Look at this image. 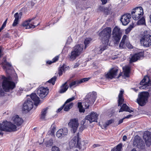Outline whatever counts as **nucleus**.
Returning <instances> with one entry per match:
<instances>
[{
	"mask_svg": "<svg viewBox=\"0 0 151 151\" xmlns=\"http://www.w3.org/2000/svg\"><path fill=\"white\" fill-rule=\"evenodd\" d=\"M97 97V93L94 91L90 92L85 96L84 103H85L84 108L88 109L90 104H93L95 102Z\"/></svg>",
	"mask_w": 151,
	"mask_h": 151,
	"instance_id": "obj_5",
	"label": "nucleus"
},
{
	"mask_svg": "<svg viewBox=\"0 0 151 151\" xmlns=\"http://www.w3.org/2000/svg\"><path fill=\"white\" fill-rule=\"evenodd\" d=\"M4 94V93L1 88H0V96H2Z\"/></svg>",
	"mask_w": 151,
	"mask_h": 151,
	"instance_id": "obj_57",
	"label": "nucleus"
},
{
	"mask_svg": "<svg viewBox=\"0 0 151 151\" xmlns=\"http://www.w3.org/2000/svg\"><path fill=\"white\" fill-rule=\"evenodd\" d=\"M53 144V140L52 139H50L49 140L47 141L46 142L47 147L51 146Z\"/></svg>",
	"mask_w": 151,
	"mask_h": 151,
	"instance_id": "obj_41",
	"label": "nucleus"
},
{
	"mask_svg": "<svg viewBox=\"0 0 151 151\" xmlns=\"http://www.w3.org/2000/svg\"><path fill=\"white\" fill-rule=\"evenodd\" d=\"M138 21L137 24L138 25H144L145 24V19L143 16L141 17Z\"/></svg>",
	"mask_w": 151,
	"mask_h": 151,
	"instance_id": "obj_31",
	"label": "nucleus"
},
{
	"mask_svg": "<svg viewBox=\"0 0 151 151\" xmlns=\"http://www.w3.org/2000/svg\"><path fill=\"white\" fill-rule=\"evenodd\" d=\"M110 10L107 7L104 8V12L106 14H107L109 12Z\"/></svg>",
	"mask_w": 151,
	"mask_h": 151,
	"instance_id": "obj_51",
	"label": "nucleus"
},
{
	"mask_svg": "<svg viewBox=\"0 0 151 151\" xmlns=\"http://www.w3.org/2000/svg\"><path fill=\"white\" fill-rule=\"evenodd\" d=\"M75 97L74 96H73L71 98L68 99L65 102L64 104H63V106H64L67 103H70V102L73 101V100H75Z\"/></svg>",
	"mask_w": 151,
	"mask_h": 151,
	"instance_id": "obj_42",
	"label": "nucleus"
},
{
	"mask_svg": "<svg viewBox=\"0 0 151 151\" xmlns=\"http://www.w3.org/2000/svg\"><path fill=\"white\" fill-rule=\"evenodd\" d=\"M124 93V91L123 90H121L120 91L118 97V104L119 106H121L122 104L124 101V100L123 96Z\"/></svg>",
	"mask_w": 151,
	"mask_h": 151,
	"instance_id": "obj_24",
	"label": "nucleus"
},
{
	"mask_svg": "<svg viewBox=\"0 0 151 151\" xmlns=\"http://www.w3.org/2000/svg\"><path fill=\"white\" fill-rule=\"evenodd\" d=\"M106 49V47L105 46L102 47L100 46V47L97 48V50L98 51V53L101 54L102 52L105 50Z\"/></svg>",
	"mask_w": 151,
	"mask_h": 151,
	"instance_id": "obj_40",
	"label": "nucleus"
},
{
	"mask_svg": "<svg viewBox=\"0 0 151 151\" xmlns=\"http://www.w3.org/2000/svg\"><path fill=\"white\" fill-rule=\"evenodd\" d=\"M140 84L142 86L139 87L140 89H146L147 87L151 85V81L147 76H145L140 83Z\"/></svg>",
	"mask_w": 151,
	"mask_h": 151,
	"instance_id": "obj_13",
	"label": "nucleus"
},
{
	"mask_svg": "<svg viewBox=\"0 0 151 151\" xmlns=\"http://www.w3.org/2000/svg\"><path fill=\"white\" fill-rule=\"evenodd\" d=\"M103 4H105L107 2V0H101Z\"/></svg>",
	"mask_w": 151,
	"mask_h": 151,
	"instance_id": "obj_58",
	"label": "nucleus"
},
{
	"mask_svg": "<svg viewBox=\"0 0 151 151\" xmlns=\"http://www.w3.org/2000/svg\"><path fill=\"white\" fill-rule=\"evenodd\" d=\"M19 22V21L14 19V22L12 24V26H15L17 25V24H18Z\"/></svg>",
	"mask_w": 151,
	"mask_h": 151,
	"instance_id": "obj_52",
	"label": "nucleus"
},
{
	"mask_svg": "<svg viewBox=\"0 0 151 151\" xmlns=\"http://www.w3.org/2000/svg\"><path fill=\"white\" fill-rule=\"evenodd\" d=\"M92 39L90 38H86L84 42V44L85 45V48L86 49L87 47L88 46V45L90 43L91 41L92 40Z\"/></svg>",
	"mask_w": 151,
	"mask_h": 151,
	"instance_id": "obj_32",
	"label": "nucleus"
},
{
	"mask_svg": "<svg viewBox=\"0 0 151 151\" xmlns=\"http://www.w3.org/2000/svg\"><path fill=\"white\" fill-rule=\"evenodd\" d=\"M127 39L128 37L126 35H124L123 36L119 45V47L120 48L122 49L125 47Z\"/></svg>",
	"mask_w": 151,
	"mask_h": 151,
	"instance_id": "obj_25",
	"label": "nucleus"
},
{
	"mask_svg": "<svg viewBox=\"0 0 151 151\" xmlns=\"http://www.w3.org/2000/svg\"><path fill=\"white\" fill-rule=\"evenodd\" d=\"M122 144L120 143L118 144L116 147H114L111 150V151H121Z\"/></svg>",
	"mask_w": 151,
	"mask_h": 151,
	"instance_id": "obj_34",
	"label": "nucleus"
},
{
	"mask_svg": "<svg viewBox=\"0 0 151 151\" xmlns=\"http://www.w3.org/2000/svg\"><path fill=\"white\" fill-rule=\"evenodd\" d=\"M79 83V80H76L70 83L69 85V86L70 87H71L73 86H77L80 84Z\"/></svg>",
	"mask_w": 151,
	"mask_h": 151,
	"instance_id": "obj_37",
	"label": "nucleus"
},
{
	"mask_svg": "<svg viewBox=\"0 0 151 151\" xmlns=\"http://www.w3.org/2000/svg\"><path fill=\"white\" fill-rule=\"evenodd\" d=\"M124 119L123 118L120 119L119 121L118 124H120L123 122V120Z\"/></svg>",
	"mask_w": 151,
	"mask_h": 151,
	"instance_id": "obj_59",
	"label": "nucleus"
},
{
	"mask_svg": "<svg viewBox=\"0 0 151 151\" xmlns=\"http://www.w3.org/2000/svg\"><path fill=\"white\" fill-rule=\"evenodd\" d=\"M68 133V129L66 128H63L57 131L56 133V136L59 138H62L63 137L67 135Z\"/></svg>",
	"mask_w": 151,
	"mask_h": 151,
	"instance_id": "obj_20",
	"label": "nucleus"
},
{
	"mask_svg": "<svg viewBox=\"0 0 151 151\" xmlns=\"http://www.w3.org/2000/svg\"><path fill=\"white\" fill-rule=\"evenodd\" d=\"M22 15V13L21 12H20L19 13L17 12L14 15V17L15 19L19 21V19H21V16Z\"/></svg>",
	"mask_w": 151,
	"mask_h": 151,
	"instance_id": "obj_36",
	"label": "nucleus"
},
{
	"mask_svg": "<svg viewBox=\"0 0 151 151\" xmlns=\"http://www.w3.org/2000/svg\"><path fill=\"white\" fill-rule=\"evenodd\" d=\"M78 119H71L68 123V126L71 128V130L73 133L76 132L79 125Z\"/></svg>",
	"mask_w": 151,
	"mask_h": 151,
	"instance_id": "obj_12",
	"label": "nucleus"
},
{
	"mask_svg": "<svg viewBox=\"0 0 151 151\" xmlns=\"http://www.w3.org/2000/svg\"><path fill=\"white\" fill-rule=\"evenodd\" d=\"M67 82H66L63 84L60 87V89L59 91V93H62L65 92L68 88V86L67 84Z\"/></svg>",
	"mask_w": 151,
	"mask_h": 151,
	"instance_id": "obj_27",
	"label": "nucleus"
},
{
	"mask_svg": "<svg viewBox=\"0 0 151 151\" xmlns=\"http://www.w3.org/2000/svg\"><path fill=\"white\" fill-rule=\"evenodd\" d=\"M133 25H130L129 27L127 28L125 30V33L128 34L131 31L132 29L133 28Z\"/></svg>",
	"mask_w": 151,
	"mask_h": 151,
	"instance_id": "obj_44",
	"label": "nucleus"
},
{
	"mask_svg": "<svg viewBox=\"0 0 151 151\" xmlns=\"http://www.w3.org/2000/svg\"><path fill=\"white\" fill-rule=\"evenodd\" d=\"M143 138L146 145L150 146L151 145V133L149 131H145L144 133Z\"/></svg>",
	"mask_w": 151,
	"mask_h": 151,
	"instance_id": "obj_16",
	"label": "nucleus"
},
{
	"mask_svg": "<svg viewBox=\"0 0 151 151\" xmlns=\"http://www.w3.org/2000/svg\"><path fill=\"white\" fill-rule=\"evenodd\" d=\"M56 79V76H54L51 79L47 82V83L48 82L50 83H51L52 85H54L55 83V82Z\"/></svg>",
	"mask_w": 151,
	"mask_h": 151,
	"instance_id": "obj_38",
	"label": "nucleus"
},
{
	"mask_svg": "<svg viewBox=\"0 0 151 151\" xmlns=\"http://www.w3.org/2000/svg\"><path fill=\"white\" fill-rule=\"evenodd\" d=\"M75 97L74 96H73L71 98L68 99L65 102L64 104H63V106H64L67 103H70V102L73 101V100H75Z\"/></svg>",
	"mask_w": 151,
	"mask_h": 151,
	"instance_id": "obj_43",
	"label": "nucleus"
},
{
	"mask_svg": "<svg viewBox=\"0 0 151 151\" xmlns=\"http://www.w3.org/2000/svg\"><path fill=\"white\" fill-rule=\"evenodd\" d=\"M48 92V90L47 88L42 87L38 89L37 93L41 98H43L46 96Z\"/></svg>",
	"mask_w": 151,
	"mask_h": 151,
	"instance_id": "obj_18",
	"label": "nucleus"
},
{
	"mask_svg": "<svg viewBox=\"0 0 151 151\" xmlns=\"http://www.w3.org/2000/svg\"><path fill=\"white\" fill-rule=\"evenodd\" d=\"M68 69L67 67L65 65H63L59 69L58 74L60 76L63 74V72H64Z\"/></svg>",
	"mask_w": 151,
	"mask_h": 151,
	"instance_id": "obj_30",
	"label": "nucleus"
},
{
	"mask_svg": "<svg viewBox=\"0 0 151 151\" xmlns=\"http://www.w3.org/2000/svg\"><path fill=\"white\" fill-rule=\"evenodd\" d=\"M78 107L79 109V111L80 112H84L85 111V108L83 107L81 102L78 103Z\"/></svg>",
	"mask_w": 151,
	"mask_h": 151,
	"instance_id": "obj_35",
	"label": "nucleus"
},
{
	"mask_svg": "<svg viewBox=\"0 0 151 151\" xmlns=\"http://www.w3.org/2000/svg\"><path fill=\"white\" fill-rule=\"evenodd\" d=\"M64 106H63V105L62 107H61L60 108H59L56 111L58 113V112H59L60 111L62 110L63 109V108Z\"/></svg>",
	"mask_w": 151,
	"mask_h": 151,
	"instance_id": "obj_55",
	"label": "nucleus"
},
{
	"mask_svg": "<svg viewBox=\"0 0 151 151\" xmlns=\"http://www.w3.org/2000/svg\"><path fill=\"white\" fill-rule=\"evenodd\" d=\"M133 19L137 20L143 17V10L141 6L137 7L134 8L131 12Z\"/></svg>",
	"mask_w": 151,
	"mask_h": 151,
	"instance_id": "obj_8",
	"label": "nucleus"
},
{
	"mask_svg": "<svg viewBox=\"0 0 151 151\" xmlns=\"http://www.w3.org/2000/svg\"><path fill=\"white\" fill-rule=\"evenodd\" d=\"M124 75L126 77L129 76L130 72V68L129 66H126L123 68Z\"/></svg>",
	"mask_w": 151,
	"mask_h": 151,
	"instance_id": "obj_28",
	"label": "nucleus"
},
{
	"mask_svg": "<svg viewBox=\"0 0 151 151\" xmlns=\"http://www.w3.org/2000/svg\"><path fill=\"white\" fill-rule=\"evenodd\" d=\"M48 108H46L43 109L41 112V115L40 118L42 119L45 120L46 114L47 113Z\"/></svg>",
	"mask_w": 151,
	"mask_h": 151,
	"instance_id": "obj_29",
	"label": "nucleus"
},
{
	"mask_svg": "<svg viewBox=\"0 0 151 151\" xmlns=\"http://www.w3.org/2000/svg\"><path fill=\"white\" fill-rule=\"evenodd\" d=\"M122 30L118 26H115L112 32V38L114 44L118 45L121 37Z\"/></svg>",
	"mask_w": 151,
	"mask_h": 151,
	"instance_id": "obj_7",
	"label": "nucleus"
},
{
	"mask_svg": "<svg viewBox=\"0 0 151 151\" xmlns=\"http://www.w3.org/2000/svg\"><path fill=\"white\" fill-rule=\"evenodd\" d=\"M0 130L7 132L15 131L17 130V127L10 122L4 121L0 123Z\"/></svg>",
	"mask_w": 151,
	"mask_h": 151,
	"instance_id": "obj_6",
	"label": "nucleus"
},
{
	"mask_svg": "<svg viewBox=\"0 0 151 151\" xmlns=\"http://www.w3.org/2000/svg\"><path fill=\"white\" fill-rule=\"evenodd\" d=\"M35 18V17H33L32 18L29 19L26 21L24 22L22 24V26L25 27L26 29H29L31 28H34L35 26L38 25L40 23H39L37 24L36 25L35 22H33V24L35 25L32 24L29 22H31L32 21L34 20Z\"/></svg>",
	"mask_w": 151,
	"mask_h": 151,
	"instance_id": "obj_15",
	"label": "nucleus"
},
{
	"mask_svg": "<svg viewBox=\"0 0 151 151\" xmlns=\"http://www.w3.org/2000/svg\"><path fill=\"white\" fill-rule=\"evenodd\" d=\"M133 144L135 145H136L137 147L140 149H143L145 147V144L144 142L141 140L139 139L134 140Z\"/></svg>",
	"mask_w": 151,
	"mask_h": 151,
	"instance_id": "obj_23",
	"label": "nucleus"
},
{
	"mask_svg": "<svg viewBox=\"0 0 151 151\" xmlns=\"http://www.w3.org/2000/svg\"><path fill=\"white\" fill-rule=\"evenodd\" d=\"M90 79V78H84L80 80H79L80 84L81 83L83 82L88 81Z\"/></svg>",
	"mask_w": 151,
	"mask_h": 151,
	"instance_id": "obj_47",
	"label": "nucleus"
},
{
	"mask_svg": "<svg viewBox=\"0 0 151 151\" xmlns=\"http://www.w3.org/2000/svg\"><path fill=\"white\" fill-rule=\"evenodd\" d=\"M144 55V53L142 52H139L135 54L132 56L130 60V63L136 61L142 58Z\"/></svg>",
	"mask_w": 151,
	"mask_h": 151,
	"instance_id": "obj_21",
	"label": "nucleus"
},
{
	"mask_svg": "<svg viewBox=\"0 0 151 151\" xmlns=\"http://www.w3.org/2000/svg\"><path fill=\"white\" fill-rule=\"evenodd\" d=\"M114 122V120L112 119H111L109 120L108 121L106 122L105 124H104V128H106L108 126L109 124L112 123Z\"/></svg>",
	"mask_w": 151,
	"mask_h": 151,
	"instance_id": "obj_39",
	"label": "nucleus"
},
{
	"mask_svg": "<svg viewBox=\"0 0 151 151\" xmlns=\"http://www.w3.org/2000/svg\"><path fill=\"white\" fill-rule=\"evenodd\" d=\"M2 47H1L0 46V58L1 57V56L2 55Z\"/></svg>",
	"mask_w": 151,
	"mask_h": 151,
	"instance_id": "obj_61",
	"label": "nucleus"
},
{
	"mask_svg": "<svg viewBox=\"0 0 151 151\" xmlns=\"http://www.w3.org/2000/svg\"><path fill=\"white\" fill-rule=\"evenodd\" d=\"M76 142L77 144L76 147L81 149V147L80 146L81 143L80 142V139L79 137V134L78 133L76 137H74L70 142L69 145L71 148H73L75 146Z\"/></svg>",
	"mask_w": 151,
	"mask_h": 151,
	"instance_id": "obj_14",
	"label": "nucleus"
},
{
	"mask_svg": "<svg viewBox=\"0 0 151 151\" xmlns=\"http://www.w3.org/2000/svg\"><path fill=\"white\" fill-rule=\"evenodd\" d=\"M98 115L94 112H91L89 115L86 117V120L89 121L91 123L93 122H97V120Z\"/></svg>",
	"mask_w": 151,
	"mask_h": 151,
	"instance_id": "obj_19",
	"label": "nucleus"
},
{
	"mask_svg": "<svg viewBox=\"0 0 151 151\" xmlns=\"http://www.w3.org/2000/svg\"><path fill=\"white\" fill-rule=\"evenodd\" d=\"M111 29L110 27H106L104 29L99 33L102 43L105 45L108 44L109 39L111 36Z\"/></svg>",
	"mask_w": 151,
	"mask_h": 151,
	"instance_id": "obj_3",
	"label": "nucleus"
},
{
	"mask_svg": "<svg viewBox=\"0 0 151 151\" xmlns=\"http://www.w3.org/2000/svg\"><path fill=\"white\" fill-rule=\"evenodd\" d=\"M59 58V56H57L55 57L54 58H53L52 59V60L53 61V62H54V63L55 62L58 60Z\"/></svg>",
	"mask_w": 151,
	"mask_h": 151,
	"instance_id": "obj_53",
	"label": "nucleus"
},
{
	"mask_svg": "<svg viewBox=\"0 0 151 151\" xmlns=\"http://www.w3.org/2000/svg\"><path fill=\"white\" fill-rule=\"evenodd\" d=\"M118 71V69L117 68H113L105 74L106 78L108 79H111L114 78H118L121 76V73L117 75Z\"/></svg>",
	"mask_w": 151,
	"mask_h": 151,
	"instance_id": "obj_10",
	"label": "nucleus"
},
{
	"mask_svg": "<svg viewBox=\"0 0 151 151\" xmlns=\"http://www.w3.org/2000/svg\"><path fill=\"white\" fill-rule=\"evenodd\" d=\"M141 45L144 47H148L151 46V35L147 34L143 36L140 39Z\"/></svg>",
	"mask_w": 151,
	"mask_h": 151,
	"instance_id": "obj_11",
	"label": "nucleus"
},
{
	"mask_svg": "<svg viewBox=\"0 0 151 151\" xmlns=\"http://www.w3.org/2000/svg\"><path fill=\"white\" fill-rule=\"evenodd\" d=\"M123 111H128L131 113L133 112V111L126 104H123L120 109L119 112H123Z\"/></svg>",
	"mask_w": 151,
	"mask_h": 151,
	"instance_id": "obj_26",
	"label": "nucleus"
},
{
	"mask_svg": "<svg viewBox=\"0 0 151 151\" xmlns=\"http://www.w3.org/2000/svg\"><path fill=\"white\" fill-rule=\"evenodd\" d=\"M83 49V45H76L73 47L71 53L68 55L69 60L70 61H73L75 60L81 53Z\"/></svg>",
	"mask_w": 151,
	"mask_h": 151,
	"instance_id": "obj_4",
	"label": "nucleus"
},
{
	"mask_svg": "<svg viewBox=\"0 0 151 151\" xmlns=\"http://www.w3.org/2000/svg\"><path fill=\"white\" fill-rule=\"evenodd\" d=\"M3 79L2 83V87L6 92H9L10 90L13 89L15 86V83L11 81L12 78L9 76L7 77L2 76Z\"/></svg>",
	"mask_w": 151,
	"mask_h": 151,
	"instance_id": "obj_2",
	"label": "nucleus"
},
{
	"mask_svg": "<svg viewBox=\"0 0 151 151\" xmlns=\"http://www.w3.org/2000/svg\"><path fill=\"white\" fill-rule=\"evenodd\" d=\"M72 41V39L70 37H69L66 43L67 44H69Z\"/></svg>",
	"mask_w": 151,
	"mask_h": 151,
	"instance_id": "obj_50",
	"label": "nucleus"
},
{
	"mask_svg": "<svg viewBox=\"0 0 151 151\" xmlns=\"http://www.w3.org/2000/svg\"><path fill=\"white\" fill-rule=\"evenodd\" d=\"M127 136L126 135H124L123 137V140L124 141H125L127 139Z\"/></svg>",
	"mask_w": 151,
	"mask_h": 151,
	"instance_id": "obj_64",
	"label": "nucleus"
},
{
	"mask_svg": "<svg viewBox=\"0 0 151 151\" xmlns=\"http://www.w3.org/2000/svg\"><path fill=\"white\" fill-rule=\"evenodd\" d=\"M132 116V115L129 114V115L127 116H126L124 117V119H125L126 118L128 119V118H130Z\"/></svg>",
	"mask_w": 151,
	"mask_h": 151,
	"instance_id": "obj_62",
	"label": "nucleus"
},
{
	"mask_svg": "<svg viewBox=\"0 0 151 151\" xmlns=\"http://www.w3.org/2000/svg\"><path fill=\"white\" fill-rule=\"evenodd\" d=\"M99 146L100 145L99 144H94L93 145V148H94Z\"/></svg>",
	"mask_w": 151,
	"mask_h": 151,
	"instance_id": "obj_60",
	"label": "nucleus"
},
{
	"mask_svg": "<svg viewBox=\"0 0 151 151\" xmlns=\"http://www.w3.org/2000/svg\"><path fill=\"white\" fill-rule=\"evenodd\" d=\"M55 124H52L50 127V131L51 133H54L55 130Z\"/></svg>",
	"mask_w": 151,
	"mask_h": 151,
	"instance_id": "obj_45",
	"label": "nucleus"
},
{
	"mask_svg": "<svg viewBox=\"0 0 151 151\" xmlns=\"http://www.w3.org/2000/svg\"><path fill=\"white\" fill-rule=\"evenodd\" d=\"M53 63H54V62H53V61L52 60V61H48L47 62V64H49V65H50V64H51Z\"/></svg>",
	"mask_w": 151,
	"mask_h": 151,
	"instance_id": "obj_63",
	"label": "nucleus"
},
{
	"mask_svg": "<svg viewBox=\"0 0 151 151\" xmlns=\"http://www.w3.org/2000/svg\"><path fill=\"white\" fill-rule=\"evenodd\" d=\"M11 67L12 65L11 64L9 63H6V66H4L3 68L4 69H6V71H7V67Z\"/></svg>",
	"mask_w": 151,
	"mask_h": 151,
	"instance_id": "obj_48",
	"label": "nucleus"
},
{
	"mask_svg": "<svg viewBox=\"0 0 151 151\" xmlns=\"http://www.w3.org/2000/svg\"><path fill=\"white\" fill-rule=\"evenodd\" d=\"M126 46L129 49L132 48V46L129 43V42L128 40V38L127 39V41L126 43Z\"/></svg>",
	"mask_w": 151,
	"mask_h": 151,
	"instance_id": "obj_46",
	"label": "nucleus"
},
{
	"mask_svg": "<svg viewBox=\"0 0 151 151\" xmlns=\"http://www.w3.org/2000/svg\"><path fill=\"white\" fill-rule=\"evenodd\" d=\"M40 102L39 98L36 93H32L30 95V98H28L23 104L22 109L23 111H29L33 108V104L37 106Z\"/></svg>",
	"mask_w": 151,
	"mask_h": 151,
	"instance_id": "obj_1",
	"label": "nucleus"
},
{
	"mask_svg": "<svg viewBox=\"0 0 151 151\" xmlns=\"http://www.w3.org/2000/svg\"><path fill=\"white\" fill-rule=\"evenodd\" d=\"M73 103H70L68 104L64 105V110L65 111H68L73 106Z\"/></svg>",
	"mask_w": 151,
	"mask_h": 151,
	"instance_id": "obj_33",
	"label": "nucleus"
},
{
	"mask_svg": "<svg viewBox=\"0 0 151 151\" xmlns=\"http://www.w3.org/2000/svg\"><path fill=\"white\" fill-rule=\"evenodd\" d=\"M131 17V15L129 13H126L122 16L120 21L124 25H127L129 22V19Z\"/></svg>",
	"mask_w": 151,
	"mask_h": 151,
	"instance_id": "obj_17",
	"label": "nucleus"
},
{
	"mask_svg": "<svg viewBox=\"0 0 151 151\" xmlns=\"http://www.w3.org/2000/svg\"><path fill=\"white\" fill-rule=\"evenodd\" d=\"M84 126H81L79 129V131L80 132H82L83 130H84Z\"/></svg>",
	"mask_w": 151,
	"mask_h": 151,
	"instance_id": "obj_56",
	"label": "nucleus"
},
{
	"mask_svg": "<svg viewBox=\"0 0 151 151\" xmlns=\"http://www.w3.org/2000/svg\"><path fill=\"white\" fill-rule=\"evenodd\" d=\"M12 119L14 123L18 127L21 126L23 122V120L22 118L17 115L13 116Z\"/></svg>",
	"mask_w": 151,
	"mask_h": 151,
	"instance_id": "obj_22",
	"label": "nucleus"
},
{
	"mask_svg": "<svg viewBox=\"0 0 151 151\" xmlns=\"http://www.w3.org/2000/svg\"><path fill=\"white\" fill-rule=\"evenodd\" d=\"M149 96L148 92H142L138 95V98L137 99L138 103L141 106H144L146 103L147 98Z\"/></svg>",
	"mask_w": 151,
	"mask_h": 151,
	"instance_id": "obj_9",
	"label": "nucleus"
},
{
	"mask_svg": "<svg viewBox=\"0 0 151 151\" xmlns=\"http://www.w3.org/2000/svg\"><path fill=\"white\" fill-rule=\"evenodd\" d=\"M7 19H6L3 24L1 27H2L3 29H4V28L6 26L7 23Z\"/></svg>",
	"mask_w": 151,
	"mask_h": 151,
	"instance_id": "obj_54",
	"label": "nucleus"
},
{
	"mask_svg": "<svg viewBox=\"0 0 151 151\" xmlns=\"http://www.w3.org/2000/svg\"><path fill=\"white\" fill-rule=\"evenodd\" d=\"M52 151H60L59 148L56 147H53L52 148Z\"/></svg>",
	"mask_w": 151,
	"mask_h": 151,
	"instance_id": "obj_49",
	"label": "nucleus"
}]
</instances>
